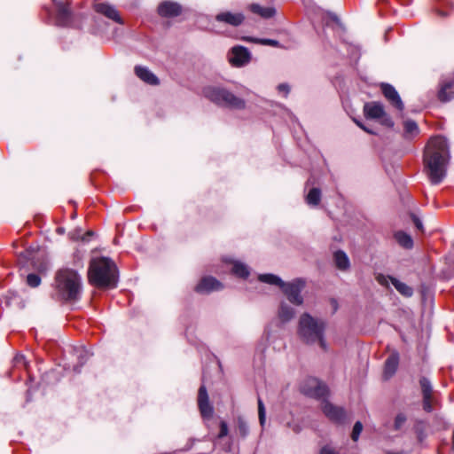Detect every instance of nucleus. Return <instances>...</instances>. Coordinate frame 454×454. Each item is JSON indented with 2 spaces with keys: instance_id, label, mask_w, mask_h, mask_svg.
Segmentation results:
<instances>
[{
  "instance_id": "obj_1",
  "label": "nucleus",
  "mask_w": 454,
  "mask_h": 454,
  "mask_svg": "<svg viewBox=\"0 0 454 454\" xmlns=\"http://www.w3.org/2000/svg\"><path fill=\"white\" fill-rule=\"evenodd\" d=\"M450 160L449 145L443 137H432L424 151L423 161L433 184H440L446 176Z\"/></svg>"
},
{
  "instance_id": "obj_2",
  "label": "nucleus",
  "mask_w": 454,
  "mask_h": 454,
  "mask_svg": "<svg viewBox=\"0 0 454 454\" xmlns=\"http://www.w3.org/2000/svg\"><path fill=\"white\" fill-rule=\"evenodd\" d=\"M326 322L324 319L313 317L309 313L301 315L298 323V335L308 345H318L324 351L328 350L325 340Z\"/></svg>"
},
{
  "instance_id": "obj_3",
  "label": "nucleus",
  "mask_w": 454,
  "mask_h": 454,
  "mask_svg": "<svg viewBox=\"0 0 454 454\" xmlns=\"http://www.w3.org/2000/svg\"><path fill=\"white\" fill-rule=\"evenodd\" d=\"M55 291L62 301H78L82 291L81 276L76 270L68 268L58 270L55 275Z\"/></svg>"
},
{
  "instance_id": "obj_4",
  "label": "nucleus",
  "mask_w": 454,
  "mask_h": 454,
  "mask_svg": "<svg viewBox=\"0 0 454 454\" xmlns=\"http://www.w3.org/2000/svg\"><path fill=\"white\" fill-rule=\"evenodd\" d=\"M88 277L90 284L101 288H114L118 275L114 262L107 257L94 258L90 261Z\"/></svg>"
},
{
  "instance_id": "obj_5",
  "label": "nucleus",
  "mask_w": 454,
  "mask_h": 454,
  "mask_svg": "<svg viewBox=\"0 0 454 454\" xmlns=\"http://www.w3.org/2000/svg\"><path fill=\"white\" fill-rule=\"evenodd\" d=\"M204 96L215 104L231 108L241 110L246 107V101L226 89L221 87H207L203 90Z\"/></svg>"
},
{
  "instance_id": "obj_6",
  "label": "nucleus",
  "mask_w": 454,
  "mask_h": 454,
  "mask_svg": "<svg viewBox=\"0 0 454 454\" xmlns=\"http://www.w3.org/2000/svg\"><path fill=\"white\" fill-rule=\"evenodd\" d=\"M305 285L306 282L304 279L295 278L290 282H285L281 287V291L291 303L300 306L303 303L301 291L304 289Z\"/></svg>"
},
{
  "instance_id": "obj_7",
  "label": "nucleus",
  "mask_w": 454,
  "mask_h": 454,
  "mask_svg": "<svg viewBox=\"0 0 454 454\" xmlns=\"http://www.w3.org/2000/svg\"><path fill=\"white\" fill-rule=\"evenodd\" d=\"M301 391L310 397L324 398L327 395L326 386L315 378L307 379L301 386Z\"/></svg>"
},
{
  "instance_id": "obj_8",
  "label": "nucleus",
  "mask_w": 454,
  "mask_h": 454,
  "mask_svg": "<svg viewBox=\"0 0 454 454\" xmlns=\"http://www.w3.org/2000/svg\"><path fill=\"white\" fill-rule=\"evenodd\" d=\"M72 0H66L65 3H58L56 9V23L61 27H71L74 22V14L71 9Z\"/></svg>"
},
{
  "instance_id": "obj_9",
  "label": "nucleus",
  "mask_w": 454,
  "mask_h": 454,
  "mask_svg": "<svg viewBox=\"0 0 454 454\" xmlns=\"http://www.w3.org/2000/svg\"><path fill=\"white\" fill-rule=\"evenodd\" d=\"M228 59L233 67H239L247 65L250 61L251 53L246 47L237 45L230 50Z\"/></svg>"
},
{
  "instance_id": "obj_10",
  "label": "nucleus",
  "mask_w": 454,
  "mask_h": 454,
  "mask_svg": "<svg viewBox=\"0 0 454 454\" xmlns=\"http://www.w3.org/2000/svg\"><path fill=\"white\" fill-rule=\"evenodd\" d=\"M419 384L423 395V409L427 412H431L434 403H436L431 382L428 379L423 377L420 379Z\"/></svg>"
},
{
  "instance_id": "obj_11",
  "label": "nucleus",
  "mask_w": 454,
  "mask_h": 454,
  "mask_svg": "<svg viewBox=\"0 0 454 454\" xmlns=\"http://www.w3.org/2000/svg\"><path fill=\"white\" fill-rule=\"evenodd\" d=\"M198 406L203 419H209L214 413L205 385H201L198 393Z\"/></svg>"
},
{
  "instance_id": "obj_12",
  "label": "nucleus",
  "mask_w": 454,
  "mask_h": 454,
  "mask_svg": "<svg viewBox=\"0 0 454 454\" xmlns=\"http://www.w3.org/2000/svg\"><path fill=\"white\" fill-rule=\"evenodd\" d=\"M324 414L332 421L342 423L346 419V412L343 408L335 406L329 402H324L322 405Z\"/></svg>"
},
{
  "instance_id": "obj_13",
  "label": "nucleus",
  "mask_w": 454,
  "mask_h": 454,
  "mask_svg": "<svg viewBox=\"0 0 454 454\" xmlns=\"http://www.w3.org/2000/svg\"><path fill=\"white\" fill-rule=\"evenodd\" d=\"M182 12V6L176 2L164 1L158 6V13L164 18H172L180 15Z\"/></svg>"
},
{
  "instance_id": "obj_14",
  "label": "nucleus",
  "mask_w": 454,
  "mask_h": 454,
  "mask_svg": "<svg viewBox=\"0 0 454 454\" xmlns=\"http://www.w3.org/2000/svg\"><path fill=\"white\" fill-rule=\"evenodd\" d=\"M381 90L385 98L398 110L403 111L404 105L396 90L388 83L381 84Z\"/></svg>"
},
{
  "instance_id": "obj_15",
  "label": "nucleus",
  "mask_w": 454,
  "mask_h": 454,
  "mask_svg": "<svg viewBox=\"0 0 454 454\" xmlns=\"http://www.w3.org/2000/svg\"><path fill=\"white\" fill-rule=\"evenodd\" d=\"M245 16L241 12H223L215 16V20L232 27H238L243 23Z\"/></svg>"
},
{
  "instance_id": "obj_16",
  "label": "nucleus",
  "mask_w": 454,
  "mask_h": 454,
  "mask_svg": "<svg viewBox=\"0 0 454 454\" xmlns=\"http://www.w3.org/2000/svg\"><path fill=\"white\" fill-rule=\"evenodd\" d=\"M222 284L213 277H205L196 286L198 293H210L212 291H218L222 289Z\"/></svg>"
},
{
  "instance_id": "obj_17",
  "label": "nucleus",
  "mask_w": 454,
  "mask_h": 454,
  "mask_svg": "<svg viewBox=\"0 0 454 454\" xmlns=\"http://www.w3.org/2000/svg\"><path fill=\"white\" fill-rule=\"evenodd\" d=\"M95 10L97 12L103 14L110 20H114L117 23L121 24L122 20L120 17L118 12L110 4L105 3H99L95 5Z\"/></svg>"
},
{
  "instance_id": "obj_18",
  "label": "nucleus",
  "mask_w": 454,
  "mask_h": 454,
  "mask_svg": "<svg viewBox=\"0 0 454 454\" xmlns=\"http://www.w3.org/2000/svg\"><path fill=\"white\" fill-rule=\"evenodd\" d=\"M135 74L140 80L150 85H158L160 83L158 77L147 67L136 66Z\"/></svg>"
},
{
  "instance_id": "obj_19",
  "label": "nucleus",
  "mask_w": 454,
  "mask_h": 454,
  "mask_svg": "<svg viewBox=\"0 0 454 454\" xmlns=\"http://www.w3.org/2000/svg\"><path fill=\"white\" fill-rule=\"evenodd\" d=\"M364 114L367 118L380 119L386 113L382 104L378 102H371L364 105Z\"/></svg>"
},
{
  "instance_id": "obj_20",
  "label": "nucleus",
  "mask_w": 454,
  "mask_h": 454,
  "mask_svg": "<svg viewBox=\"0 0 454 454\" xmlns=\"http://www.w3.org/2000/svg\"><path fill=\"white\" fill-rule=\"evenodd\" d=\"M399 364V355L395 352L392 353L386 360L384 365V377L385 379L391 378L396 372Z\"/></svg>"
},
{
  "instance_id": "obj_21",
  "label": "nucleus",
  "mask_w": 454,
  "mask_h": 454,
  "mask_svg": "<svg viewBox=\"0 0 454 454\" xmlns=\"http://www.w3.org/2000/svg\"><path fill=\"white\" fill-rule=\"evenodd\" d=\"M438 98L442 102H448L454 98V81H448L441 85Z\"/></svg>"
},
{
  "instance_id": "obj_22",
  "label": "nucleus",
  "mask_w": 454,
  "mask_h": 454,
  "mask_svg": "<svg viewBox=\"0 0 454 454\" xmlns=\"http://www.w3.org/2000/svg\"><path fill=\"white\" fill-rule=\"evenodd\" d=\"M419 133V128L416 121L412 120H405L403 121V137L405 139H411Z\"/></svg>"
},
{
  "instance_id": "obj_23",
  "label": "nucleus",
  "mask_w": 454,
  "mask_h": 454,
  "mask_svg": "<svg viewBox=\"0 0 454 454\" xmlns=\"http://www.w3.org/2000/svg\"><path fill=\"white\" fill-rule=\"evenodd\" d=\"M294 315L295 310L293 307L284 301L280 303L278 317L283 323L290 321L292 318H294Z\"/></svg>"
},
{
  "instance_id": "obj_24",
  "label": "nucleus",
  "mask_w": 454,
  "mask_h": 454,
  "mask_svg": "<svg viewBox=\"0 0 454 454\" xmlns=\"http://www.w3.org/2000/svg\"><path fill=\"white\" fill-rule=\"evenodd\" d=\"M336 267L340 270H346L349 268L350 262L345 252L339 250L333 255Z\"/></svg>"
},
{
  "instance_id": "obj_25",
  "label": "nucleus",
  "mask_w": 454,
  "mask_h": 454,
  "mask_svg": "<svg viewBox=\"0 0 454 454\" xmlns=\"http://www.w3.org/2000/svg\"><path fill=\"white\" fill-rule=\"evenodd\" d=\"M249 9L252 12L266 19L272 17L276 12L275 9L272 7H263L257 4H252Z\"/></svg>"
},
{
  "instance_id": "obj_26",
  "label": "nucleus",
  "mask_w": 454,
  "mask_h": 454,
  "mask_svg": "<svg viewBox=\"0 0 454 454\" xmlns=\"http://www.w3.org/2000/svg\"><path fill=\"white\" fill-rule=\"evenodd\" d=\"M258 279L262 283H266V284H269L271 286H277L280 289H281L283 284L285 283V281H283L278 276L271 274V273L260 274L258 276Z\"/></svg>"
},
{
  "instance_id": "obj_27",
  "label": "nucleus",
  "mask_w": 454,
  "mask_h": 454,
  "mask_svg": "<svg viewBox=\"0 0 454 454\" xmlns=\"http://www.w3.org/2000/svg\"><path fill=\"white\" fill-rule=\"evenodd\" d=\"M391 283L395 288L403 296L411 297L413 289L403 282H401L395 278H391Z\"/></svg>"
},
{
  "instance_id": "obj_28",
  "label": "nucleus",
  "mask_w": 454,
  "mask_h": 454,
  "mask_svg": "<svg viewBox=\"0 0 454 454\" xmlns=\"http://www.w3.org/2000/svg\"><path fill=\"white\" fill-rule=\"evenodd\" d=\"M395 239L398 244L404 248H411L413 246V240L411 237L404 231H397L395 233Z\"/></svg>"
},
{
  "instance_id": "obj_29",
  "label": "nucleus",
  "mask_w": 454,
  "mask_h": 454,
  "mask_svg": "<svg viewBox=\"0 0 454 454\" xmlns=\"http://www.w3.org/2000/svg\"><path fill=\"white\" fill-rule=\"evenodd\" d=\"M232 272L242 278H247L250 273L248 267L238 261L233 262Z\"/></svg>"
},
{
  "instance_id": "obj_30",
  "label": "nucleus",
  "mask_w": 454,
  "mask_h": 454,
  "mask_svg": "<svg viewBox=\"0 0 454 454\" xmlns=\"http://www.w3.org/2000/svg\"><path fill=\"white\" fill-rule=\"evenodd\" d=\"M321 200V191L318 188H312L306 196V201L310 206H317Z\"/></svg>"
},
{
  "instance_id": "obj_31",
  "label": "nucleus",
  "mask_w": 454,
  "mask_h": 454,
  "mask_svg": "<svg viewBox=\"0 0 454 454\" xmlns=\"http://www.w3.org/2000/svg\"><path fill=\"white\" fill-rule=\"evenodd\" d=\"M247 42H252L255 43H260L262 45H270L273 47H278L279 45V43L277 40L273 39H260V38H254V37H244L243 38Z\"/></svg>"
},
{
  "instance_id": "obj_32",
  "label": "nucleus",
  "mask_w": 454,
  "mask_h": 454,
  "mask_svg": "<svg viewBox=\"0 0 454 454\" xmlns=\"http://www.w3.org/2000/svg\"><path fill=\"white\" fill-rule=\"evenodd\" d=\"M238 432L242 437H246L248 434L249 428L247 423L242 417H239L237 419Z\"/></svg>"
},
{
  "instance_id": "obj_33",
  "label": "nucleus",
  "mask_w": 454,
  "mask_h": 454,
  "mask_svg": "<svg viewBox=\"0 0 454 454\" xmlns=\"http://www.w3.org/2000/svg\"><path fill=\"white\" fill-rule=\"evenodd\" d=\"M258 417L260 425L263 427L266 421V411L263 402L260 397L258 398Z\"/></svg>"
},
{
  "instance_id": "obj_34",
  "label": "nucleus",
  "mask_w": 454,
  "mask_h": 454,
  "mask_svg": "<svg viewBox=\"0 0 454 454\" xmlns=\"http://www.w3.org/2000/svg\"><path fill=\"white\" fill-rule=\"evenodd\" d=\"M406 420L407 417L404 413H398L395 419L394 428L395 430H400L406 422Z\"/></svg>"
},
{
  "instance_id": "obj_35",
  "label": "nucleus",
  "mask_w": 454,
  "mask_h": 454,
  "mask_svg": "<svg viewBox=\"0 0 454 454\" xmlns=\"http://www.w3.org/2000/svg\"><path fill=\"white\" fill-rule=\"evenodd\" d=\"M27 284L31 287H37L41 284V278L36 274H28L27 277Z\"/></svg>"
},
{
  "instance_id": "obj_36",
  "label": "nucleus",
  "mask_w": 454,
  "mask_h": 454,
  "mask_svg": "<svg viewBox=\"0 0 454 454\" xmlns=\"http://www.w3.org/2000/svg\"><path fill=\"white\" fill-rule=\"evenodd\" d=\"M76 353H77V357L80 361V364H79V367H81L83 364L86 363V361L89 359L90 357V354L89 352L83 348H81L79 349L76 350Z\"/></svg>"
},
{
  "instance_id": "obj_37",
  "label": "nucleus",
  "mask_w": 454,
  "mask_h": 454,
  "mask_svg": "<svg viewBox=\"0 0 454 454\" xmlns=\"http://www.w3.org/2000/svg\"><path fill=\"white\" fill-rule=\"evenodd\" d=\"M363 430V425L360 421H356L354 425L351 438L353 441L356 442L360 436V434Z\"/></svg>"
},
{
  "instance_id": "obj_38",
  "label": "nucleus",
  "mask_w": 454,
  "mask_h": 454,
  "mask_svg": "<svg viewBox=\"0 0 454 454\" xmlns=\"http://www.w3.org/2000/svg\"><path fill=\"white\" fill-rule=\"evenodd\" d=\"M229 433L228 425L225 421L220 422V432L218 434V438L225 437Z\"/></svg>"
},
{
  "instance_id": "obj_39",
  "label": "nucleus",
  "mask_w": 454,
  "mask_h": 454,
  "mask_svg": "<svg viewBox=\"0 0 454 454\" xmlns=\"http://www.w3.org/2000/svg\"><path fill=\"white\" fill-rule=\"evenodd\" d=\"M391 278L392 277H389V276H385L383 274H379L377 277H376V280L378 281L379 284H380L381 286H388V281L391 282Z\"/></svg>"
},
{
  "instance_id": "obj_40",
  "label": "nucleus",
  "mask_w": 454,
  "mask_h": 454,
  "mask_svg": "<svg viewBox=\"0 0 454 454\" xmlns=\"http://www.w3.org/2000/svg\"><path fill=\"white\" fill-rule=\"evenodd\" d=\"M380 119L381 124L387 126L389 128H392L394 126V121H392L391 117L389 115H387L386 113Z\"/></svg>"
},
{
  "instance_id": "obj_41",
  "label": "nucleus",
  "mask_w": 454,
  "mask_h": 454,
  "mask_svg": "<svg viewBox=\"0 0 454 454\" xmlns=\"http://www.w3.org/2000/svg\"><path fill=\"white\" fill-rule=\"evenodd\" d=\"M278 90L284 93V97L286 98L290 92V86L287 83H280L278 85Z\"/></svg>"
},
{
  "instance_id": "obj_42",
  "label": "nucleus",
  "mask_w": 454,
  "mask_h": 454,
  "mask_svg": "<svg viewBox=\"0 0 454 454\" xmlns=\"http://www.w3.org/2000/svg\"><path fill=\"white\" fill-rule=\"evenodd\" d=\"M411 218H412V222H413L414 225L416 226V228L422 231H423V224H422L421 220L418 216H416L415 215H412Z\"/></svg>"
},
{
  "instance_id": "obj_43",
  "label": "nucleus",
  "mask_w": 454,
  "mask_h": 454,
  "mask_svg": "<svg viewBox=\"0 0 454 454\" xmlns=\"http://www.w3.org/2000/svg\"><path fill=\"white\" fill-rule=\"evenodd\" d=\"M320 454H338V453L332 447L325 446L321 449Z\"/></svg>"
},
{
  "instance_id": "obj_44",
  "label": "nucleus",
  "mask_w": 454,
  "mask_h": 454,
  "mask_svg": "<svg viewBox=\"0 0 454 454\" xmlns=\"http://www.w3.org/2000/svg\"><path fill=\"white\" fill-rule=\"evenodd\" d=\"M356 125L361 128L363 130H364L365 132L369 133V134H375L374 131H372V129H368L367 127H365V125H364L362 122L360 121H356Z\"/></svg>"
},
{
  "instance_id": "obj_45",
  "label": "nucleus",
  "mask_w": 454,
  "mask_h": 454,
  "mask_svg": "<svg viewBox=\"0 0 454 454\" xmlns=\"http://www.w3.org/2000/svg\"><path fill=\"white\" fill-rule=\"evenodd\" d=\"M93 235V232L91 231H87L82 238L83 241H89L90 237Z\"/></svg>"
},
{
  "instance_id": "obj_46",
  "label": "nucleus",
  "mask_w": 454,
  "mask_h": 454,
  "mask_svg": "<svg viewBox=\"0 0 454 454\" xmlns=\"http://www.w3.org/2000/svg\"><path fill=\"white\" fill-rule=\"evenodd\" d=\"M55 8H57V4L58 3H65V1H61V0H51Z\"/></svg>"
},
{
  "instance_id": "obj_47",
  "label": "nucleus",
  "mask_w": 454,
  "mask_h": 454,
  "mask_svg": "<svg viewBox=\"0 0 454 454\" xmlns=\"http://www.w3.org/2000/svg\"><path fill=\"white\" fill-rule=\"evenodd\" d=\"M332 303L333 305L334 311H335L337 309V301L335 300H332Z\"/></svg>"
},
{
  "instance_id": "obj_48",
  "label": "nucleus",
  "mask_w": 454,
  "mask_h": 454,
  "mask_svg": "<svg viewBox=\"0 0 454 454\" xmlns=\"http://www.w3.org/2000/svg\"><path fill=\"white\" fill-rule=\"evenodd\" d=\"M74 371H76L77 372H80V369L78 368V366H74Z\"/></svg>"
}]
</instances>
